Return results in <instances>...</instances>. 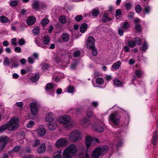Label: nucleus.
I'll list each match as a JSON object with an SVG mask.
<instances>
[{"label":"nucleus","mask_w":158,"mask_h":158,"mask_svg":"<svg viewBox=\"0 0 158 158\" xmlns=\"http://www.w3.org/2000/svg\"><path fill=\"white\" fill-rule=\"evenodd\" d=\"M108 147L106 145L96 148L92 152V156L94 158H98L101 155L107 152Z\"/></svg>","instance_id":"nucleus-1"},{"label":"nucleus","mask_w":158,"mask_h":158,"mask_svg":"<svg viewBox=\"0 0 158 158\" xmlns=\"http://www.w3.org/2000/svg\"><path fill=\"white\" fill-rule=\"evenodd\" d=\"M70 139L74 142H77L81 139L80 132L77 130L73 131L70 136Z\"/></svg>","instance_id":"nucleus-2"},{"label":"nucleus","mask_w":158,"mask_h":158,"mask_svg":"<svg viewBox=\"0 0 158 158\" xmlns=\"http://www.w3.org/2000/svg\"><path fill=\"white\" fill-rule=\"evenodd\" d=\"M7 129L10 131H13L15 129L18 127V123L15 118L11 119L6 124Z\"/></svg>","instance_id":"nucleus-3"},{"label":"nucleus","mask_w":158,"mask_h":158,"mask_svg":"<svg viewBox=\"0 0 158 158\" xmlns=\"http://www.w3.org/2000/svg\"><path fill=\"white\" fill-rule=\"evenodd\" d=\"M121 118L120 114L116 112H114L112 113L110 117L111 121L116 125L119 124V120Z\"/></svg>","instance_id":"nucleus-4"},{"label":"nucleus","mask_w":158,"mask_h":158,"mask_svg":"<svg viewBox=\"0 0 158 158\" xmlns=\"http://www.w3.org/2000/svg\"><path fill=\"white\" fill-rule=\"evenodd\" d=\"M86 146L87 148H88L91 143L96 144L99 143V140L96 138H92L90 136H87L85 139Z\"/></svg>","instance_id":"nucleus-5"},{"label":"nucleus","mask_w":158,"mask_h":158,"mask_svg":"<svg viewBox=\"0 0 158 158\" xmlns=\"http://www.w3.org/2000/svg\"><path fill=\"white\" fill-rule=\"evenodd\" d=\"M71 121L70 118L67 115H64L59 117L58 122L61 124H66L69 123Z\"/></svg>","instance_id":"nucleus-6"},{"label":"nucleus","mask_w":158,"mask_h":158,"mask_svg":"<svg viewBox=\"0 0 158 158\" xmlns=\"http://www.w3.org/2000/svg\"><path fill=\"white\" fill-rule=\"evenodd\" d=\"M9 138L7 136H1L0 137V143H2V144L0 147V151H3L6 147Z\"/></svg>","instance_id":"nucleus-7"},{"label":"nucleus","mask_w":158,"mask_h":158,"mask_svg":"<svg viewBox=\"0 0 158 158\" xmlns=\"http://www.w3.org/2000/svg\"><path fill=\"white\" fill-rule=\"evenodd\" d=\"M68 141L66 139L60 138L56 142L55 146L57 148L64 146L67 145Z\"/></svg>","instance_id":"nucleus-8"},{"label":"nucleus","mask_w":158,"mask_h":158,"mask_svg":"<svg viewBox=\"0 0 158 158\" xmlns=\"http://www.w3.org/2000/svg\"><path fill=\"white\" fill-rule=\"evenodd\" d=\"M10 27L11 30L15 31L19 30L22 26L21 23L18 21H15L11 24Z\"/></svg>","instance_id":"nucleus-9"},{"label":"nucleus","mask_w":158,"mask_h":158,"mask_svg":"<svg viewBox=\"0 0 158 158\" xmlns=\"http://www.w3.org/2000/svg\"><path fill=\"white\" fill-rule=\"evenodd\" d=\"M29 106L31 114L33 116L36 115L38 110L36 103L35 102H31Z\"/></svg>","instance_id":"nucleus-10"},{"label":"nucleus","mask_w":158,"mask_h":158,"mask_svg":"<svg viewBox=\"0 0 158 158\" xmlns=\"http://www.w3.org/2000/svg\"><path fill=\"white\" fill-rule=\"evenodd\" d=\"M45 91L48 94H51L55 91L53 84L51 83H48L46 86Z\"/></svg>","instance_id":"nucleus-11"},{"label":"nucleus","mask_w":158,"mask_h":158,"mask_svg":"<svg viewBox=\"0 0 158 158\" xmlns=\"http://www.w3.org/2000/svg\"><path fill=\"white\" fill-rule=\"evenodd\" d=\"M66 148L72 154V156H76L77 150L75 145L72 144L68 147Z\"/></svg>","instance_id":"nucleus-12"},{"label":"nucleus","mask_w":158,"mask_h":158,"mask_svg":"<svg viewBox=\"0 0 158 158\" xmlns=\"http://www.w3.org/2000/svg\"><path fill=\"white\" fill-rule=\"evenodd\" d=\"M95 39L92 36H89L88 38L87 41V46L88 48H92L95 47Z\"/></svg>","instance_id":"nucleus-13"},{"label":"nucleus","mask_w":158,"mask_h":158,"mask_svg":"<svg viewBox=\"0 0 158 158\" xmlns=\"http://www.w3.org/2000/svg\"><path fill=\"white\" fill-rule=\"evenodd\" d=\"M46 150V146L44 143H42L39 147L37 149V152L40 154H43L44 153Z\"/></svg>","instance_id":"nucleus-14"},{"label":"nucleus","mask_w":158,"mask_h":158,"mask_svg":"<svg viewBox=\"0 0 158 158\" xmlns=\"http://www.w3.org/2000/svg\"><path fill=\"white\" fill-rule=\"evenodd\" d=\"M72 156V154L67 149V148L64 151L63 154V158H70Z\"/></svg>","instance_id":"nucleus-15"},{"label":"nucleus","mask_w":158,"mask_h":158,"mask_svg":"<svg viewBox=\"0 0 158 158\" xmlns=\"http://www.w3.org/2000/svg\"><path fill=\"white\" fill-rule=\"evenodd\" d=\"M36 20L34 16L28 17L26 20V22L28 25H33L35 22Z\"/></svg>","instance_id":"nucleus-16"},{"label":"nucleus","mask_w":158,"mask_h":158,"mask_svg":"<svg viewBox=\"0 0 158 158\" xmlns=\"http://www.w3.org/2000/svg\"><path fill=\"white\" fill-rule=\"evenodd\" d=\"M40 1L39 0H35L32 4V7L35 10H37L40 7Z\"/></svg>","instance_id":"nucleus-17"},{"label":"nucleus","mask_w":158,"mask_h":158,"mask_svg":"<svg viewBox=\"0 0 158 158\" xmlns=\"http://www.w3.org/2000/svg\"><path fill=\"white\" fill-rule=\"evenodd\" d=\"M54 116H53L52 112L49 113L46 117L45 118V120L48 122H51L54 121Z\"/></svg>","instance_id":"nucleus-18"},{"label":"nucleus","mask_w":158,"mask_h":158,"mask_svg":"<svg viewBox=\"0 0 158 158\" xmlns=\"http://www.w3.org/2000/svg\"><path fill=\"white\" fill-rule=\"evenodd\" d=\"M37 132L38 134L41 136H44L46 134V130L43 127H39Z\"/></svg>","instance_id":"nucleus-19"},{"label":"nucleus","mask_w":158,"mask_h":158,"mask_svg":"<svg viewBox=\"0 0 158 158\" xmlns=\"http://www.w3.org/2000/svg\"><path fill=\"white\" fill-rule=\"evenodd\" d=\"M92 83L95 86L98 85L103 84L104 83L103 80H94L92 81Z\"/></svg>","instance_id":"nucleus-20"},{"label":"nucleus","mask_w":158,"mask_h":158,"mask_svg":"<svg viewBox=\"0 0 158 158\" xmlns=\"http://www.w3.org/2000/svg\"><path fill=\"white\" fill-rule=\"evenodd\" d=\"M69 35L68 34L64 33L61 35V39L64 41L66 42L69 41Z\"/></svg>","instance_id":"nucleus-21"},{"label":"nucleus","mask_w":158,"mask_h":158,"mask_svg":"<svg viewBox=\"0 0 158 158\" xmlns=\"http://www.w3.org/2000/svg\"><path fill=\"white\" fill-rule=\"evenodd\" d=\"M111 20V19L108 16L107 13H105L104 14L102 19V21L103 23H106L107 21L109 22Z\"/></svg>","instance_id":"nucleus-22"},{"label":"nucleus","mask_w":158,"mask_h":158,"mask_svg":"<svg viewBox=\"0 0 158 158\" xmlns=\"http://www.w3.org/2000/svg\"><path fill=\"white\" fill-rule=\"evenodd\" d=\"M88 25L86 23H83L81 25L80 28V31L82 33H84L87 28Z\"/></svg>","instance_id":"nucleus-23"},{"label":"nucleus","mask_w":158,"mask_h":158,"mask_svg":"<svg viewBox=\"0 0 158 158\" xmlns=\"http://www.w3.org/2000/svg\"><path fill=\"white\" fill-rule=\"evenodd\" d=\"M0 22L3 23H6L9 22V20L4 16H1L0 17Z\"/></svg>","instance_id":"nucleus-24"},{"label":"nucleus","mask_w":158,"mask_h":158,"mask_svg":"<svg viewBox=\"0 0 158 158\" xmlns=\"http://www.w3.org/2000/svg\"><path fill=\"white\" fill-rule=\"evenodd\" d=\"M121 62L120 61H118L114 63L112 66L113 69H118L121 66Z\"/></svg>","instance_id":"nucleus-25"},{"label":"nucleus","mask_w":158,"mask_h":158,"mask_svg":"<svg viewBox=\"0 0 158 158\" xmlns=\"http://www.w3.org/2000/svg\"><path fill=\"white\" fill-rule=\"evenodd\" d=\"M113 82L115 85L118 87L120 86L123 84V82L120 80H114Z\"/></svg>","instance_id":"nucleus-26"},{"label":"nucleus","mask_w":158,"mask_h":158,"mask_svg":"<svg viewBox=\"0 0 158 158\" xmlns=\"http://www.w3.org/2000/svg\"><path fill=\"white\" fill-rule=\"evenodd\" d=\"M50 42L49 37L47 35H45L43 38V43L45 45L48 44Z\"/></svg>","instance_id":"nucleus-27"},{"label":"nucleus","mask_w":158,"mask_h":158,"mask_svg":"<svg viewBox=\"0 0 158 158\" xmlns=\"http://www.w3.org/2000/svg\"><path fill=\"white\" fill-rule=\"evenodd\" d=\"M157 135L156 133L152 136V139L151 140L152 143L154 145H156L157 144Z\"/></svg>","instance_id":"nucleus-28"},{"label":"nucleus","mask_w":158,"mask_h":158,"mask_svg":"<svg viewBox=\"0 0 158 158\" xmlns=\"http://www.w3.org/2000/svg\"><path fill=\"white\" fill-rule=\"evenodd\" d=\"M61 153V150L58 151L57 152L55 153V156H53V158H62Z\"/></svg>","instance_id":"nucleus-29"},{"label":"nucleus","mask_w":158,"mask_h":158,"mask_svg":"<svg viewBox=\"0 0 158 158\" xmlns=\"http://www.w3.org/2000/svg\"><path fill=\"white\" fill-rule=\"evenodd\" d=\"M59 20L60 22L62 24H64L66 21V18L64 15H62L59 17Z\"/></svg>","instance_id":"nucleus-30"},{"label":"nucleus","mask_w":158,"mask_h":158,"mask_svg":"<svg viewBox=\"0 0 158 158\" xmlns=\"http://www.w3.org/2000/svg\"><path fill=\"white\" fill-rule=\"evenodd\" d=\"M64 78L63 74H61L58 76L55 74L53 75L52 79H61L62 78Z\"/></svg>","instance_id":"nucleus-31"},{"label":"nucleus","mask_w":158,"mask_h":158,"mask_svg":"<svg viewBox=\"0 0 158 158\" xmlns=\"http://www.w3.org/2000/svg\"><path fill=\"white\" fill-rule=\"evenodd\" d=\"M32 31L34 35H37L39 34L40 29L39 27H36L33 29Z\"/></svg>","instance_id":"nucleus-32"},{"label":"nucleus","mask_w":158,"mask_h":158,"mask_svg":"<svg viewBox=\"0 0 158 158\" xmlns=\"http://www.w3.org/2000/svg\"><path fill=\"white\" fill-rule=\"evenodd\" d=\"M124 6L127 10H129L131 8L132 5L130 3L127 2L124 4Z\"/></svg>","instance_id":"nucleus-33"},{"label":"nucleus","mask_w":158,"mask_h":158,"mask_svg":"<svg viewBox=\"0 0 158 158\" xmlns=\"http://www.w3.org/2000/svg\"><path fill=\"white\" fill-rule=\"evenodd\" d=\"M48 128L50 130H53L56 128L55 125L53 123H48Z\"/></svg>","instance_id":"nucleus-34"},{"label":"nucleus","mask_w":158,"mask_h":158,"mask_svg":"<svg viewBox=\"0 0 158 158\" xmlns=\"http://www.w3.org/2000/svg\"><path fill=\"white\" fill-rule=\"evenodd\" d=\"M14 59L12 58L10 60V62H13L12 65L14 67H17L19 65V63H18L17 61L14 60Z\"/></svg>","instance_id":"nucleus-35"},{"label":"nucleus","mask_w":158,"mask_h":158,"mask_svg":"<svg viewBox=\"0 0 158 158\" xmlns=\"http://www.w3.org/2000/svg\"><path fill=\"white\" fill-rule=\"evenodd\" d=\"M49 22V21L48 19H44L42 20L41 23L42 25L45 27Z\"/></svg>","instance_id":"nucleus-36"},{"label":"nucleus","mask_w":158,"mask_h":158,"mask_svg":"<svg viewBox=\"0 0 158 158\" xmlns=\"http://www.w3.org/2000/svg\"><path fill=\"white\" fill-rule=\"evenodd\" d=\"M122 28L124 30H126L129 28V24L127 22L122 23Z\"/></svg>","instance_id":"nucleus-37"},{"label":"nucleus","mask_w":158,"mask_h":158,"mask_svg":"<svg viewBox=\"0 0 158 158\" xmlns=\"http://www.w3.org/2000/svg\"><path fill=\"white\" fill-rule=\"evenodd\" d=\"M148 48V45L145 41H144L143 44L141 49L142 51H145Z\"/></svg>","instance_id":"nucleus-38"},{"label":"nucleus","mask_w":158,"mask_h":158,"mask_svg":"<svg viewBox=\"0 0 158 158\" xmlns=\"http://www.w3.org/2000/svg\"><path fill=\"white\" fill-rule=\"evenodd\" d=\"M135 10L137 13H139L142 10V8L141 6L139 4L136 5L135 7Z\"/></svg>","instance_id":"nucleus-39"},{"label":"nucleus","mask_w":158,"mask_h":158,"mask_svg":"<svg viewBox=\"0 0 158 158\" xmlns=\"http://www.w3.org/2000/svg\"><path fill=\"white\" fill-rule=\"evenodd\" d=\"M135 75L139 78H140L143 73V72L141 70H137L135 71Z\"/></svg>","instance_id":"nucleus-40"},{"label":"nucleus","mask_w":158,"mask_h":158,"mask_svg":"<svg viewBox=\"0 0 158 158\" xmlns=\"http://www.w3.org/2000/svg\"><path fill=\"white\" fill-rule=\"evenodd\" d=\"M7 129V128L6 124L0 127V133L5 131Z\"/></svg>","instance_id":"nucleus-41"},{"label":"nucleus","mask_w":158,"mask_h":158,"mask_svg":"<svg viewBox=\"0 0 158 158\" xmlns=\"http://www.w3.org/2000/svg\"><path fill=\"white\" fill-rule=\"evenodd\" d=\"M128 45L131 48H134L136 45L135 42L134 41H130L128 42Z\"/></svg>","instance_id":"nucleus-42"},{"label":"nucleus","mask_w":158,"mask_h":158,"mask_svg":"<svg viewBox=\"0 0 158 158\" xmlns=\"http://www.w3.org/2000/svg\"><path fill=\"white\" fill-rule=\"evenodd\" d=\"M10 61L8 58L6 57L4 58V65L7 66H8L10 65Z\"/></svg>","instance_id":"nucleus-43"},{"label":"nucleus","mask_w":158,"mask_h":158,"mask_svg":"<svg viewBox=\"0 0 158 158\" xmlns=\"http://www.w3.org/2000/svg\"><path fill=\"white\" fill-rule=\"evenodd\" d=\"M99 14V11L98 9H94L92 11V15L94 17L98 16Z\"/></svg>","instance_id":"nucleus-44"},{"label":"nucleus","mask_w":158,"mask_h":158,"mask_svg":"<svg viewBox=\"0 0 158 158\" xmlns=\"http://www.w3.org/2000/svg\"><path fill=\"white\" fill-rule=\"evenodd\" d=\"M92 50V53L93 55L96 56L97 55L98 52L96 48L94 47H93L92 48H90Z\"/></svg>","instance_id":"nucleus-45"},{"label":"nucleus","mask_w":158,"mask_h":158,"mask_svg":"<svg viewBox=\"0 0 158 158\" xmlns=\"http://www.w3.org/2000/svg\"><path fill=\"white\" fill-rule=\"evenodd\" d=\"M21 147L20 146H15L13 148V151L15 152H17L21 150Z\"/></svg>","instance_id":"nucleus-46"},{"label":"nucleus","mask_w":158,"mask_h":158,"mask_svg":"<svg viewBox=\"0 0 158 158\" xmlns=\"http://www.w3.org/2000/svg\"><path fill=\"white\" fill-rule=\"evenodd\" d=\"M134 41L135 42V44H136L138 45H140L141 43V39L138 37H136L135 38Z\"/></svg>","instance_id":"nucleus-47"},{"label":"nucleus","mask_w":158,"mask_h":158,"mask_svg":"<svg viewBox=\"0 0 158 158\" xmlns=\"http://www.w3.org/2000/svg\"><path fill=\"white\" fill-rule=\"evenodd\" d=\"M81 52L79 50L74 51L73 52V55L75 57H79L80 56Z\"/></svg>","instance_id":"nucleus-48"},{"label":"nucleus","mask_w":158,"mask_h":158,"mask_svg":"<svg viewBox=\"0 0 158 158\" xmlns=\"http://www.w3.org/2000/svg\"><path fill=\"white\" fill-rule=\"evenodd\" d=\"M94 77L96 78L98 77L101 76L102 75V74L101 73L98 71H94Z\"/></svg>","instance_id":"nucleus-49"},{"label":"nucleus","mask_w":158,"mask_h":158,"mask_svg":"<svg viewBox=\"0 0 158 158\" xmlns=\"http://www.w3.org/2000/svg\"><path fill=\"white\" fill-rule=\"evenodd\" d=\"M95 130L98 132H101L103 131L104 128L102 127L98 126L95 128Z\"/></svg>","instance_id":"nucleus-50"},{"label":"nucleus","mask_w":158,"mask_h":158,"mask_svg":"<svg viewBox=\"0 0 158 158\" xmlns=\"http://www.w3.org/2000/svg\"><path fill=\"white\" fill-rule=\"evenodd\" d=\"M79 158H89V155L87 153H85V154H80Z\"/></svg>","instance_id":"nucleus-51"},{"label":"nucleus","mask_w":158,"mask_h":158,"mask_svg":"<svg viewBox=\"0 0 158 158\" xmlns=\"http://www.w3.org/2000/svg\"><path fill=\"white\" fill-rule=\"evenodd\" d=\"M18 43L20 46H21L24 45L25 43V40L21 38L18 40Z\"/></svg>","instance_id":"nucleus-52"},{"label":"nucleus","mask_w":158,"mask_h":158,"mask_svg":"<svg viewBox=\"0 0 158 158\" xmlns=\"http://www.w3.org/2000/svg\"><path fill=\"white\" fill-rule=\"evenodd\" d=\"M83 19V17L81 15H77L75 17V19L77 21L80 22Z\"/></svg>","instance_id":"nucleus-53"},{"label":"nucleus","mask_w":158,"mask_h":158,"mask_svg":"<svg viewBox=\"0 0 158 158\" xmlns=\"http://www.w3.org/2000/svg\"><path fill=\"white\" fill-rule=\"evenodd\" d=\"M40 142L39 140V139H36L35 140V143L33 145V146L34 147H35L38 146L40 144Z\"/></svg>","instance_id":"nucleus-54"},{"label":"nucleus","mask_w":158,"mask_h":158,"mask_svg":"<svg viewBox=\"0 0 158 158\" xmlns=\"http://www.w3.org/2000/svg\"><path fill=\"white\" fill-rule=\"evenodd\" d=\"M74 88L72 86H69L68 88V92L69 93H73L74 92Z\"/></svg>","instance_id":"nucleus-55"},{"label":"nucleus","mask_w":158,"mask_h":158,"mask_svg":"<svg viewBox=\"0 0 158 158\" xmlns=\"http://www.w3.org/2000/svg\"><path fill=\"white\" fill-rule=\"evenodd\" d=\"M135 28L136 30L138 31H140L141 30V27L140 25L135 24Z\"/></svg>","instance_id":"nucleus-56"},{"label":"nucleus","mask_w":158,"mask_h":158,"mask_svg":"<svg viewBox=\"0 0 158 158\" xmlns=\"http://www.w3.org/2000/svg\"><path fill=\"white\" fill-rule=\"evenodd\" d=\"M34 125V122L33 121H30L29 123L27 124V127H31Z\"/></svg>","instance_id":"nucleus-57"},{"label":"nucleus","mask_w":158,"mask_h":158,"mask_svg":"<svg viewBox=\"0 0 158 158\" xmlns=\"http://www.w3.org/2000/svg\"><path fill=\"white\" fill-rule=\"evenodd\" d=\"M17 41L16 38L12 39L11 40V43L12 45L16 46L17 45V43L15 42Z\"/></svg>","instance_id":"nucleus-58"},{"label":"nucleus","mask_w":158,"mask_h":158,"mask_svg":"<svg viewBox=\"0 0 158 158\" xmlns=\"http://www.w3.org/2000/svg\"><path fill=\"white\" fill-rule=\"evenodd\" d=\"M93 114V112L90 110L88 109L87 111V115L88 118H89L91 117Z\"/></svg>","instance_id":"nucleus-59"},{"label":"nucleus","mask_w":158,"mask_h":158,"mask_svg":"<svg viewBox=\"0 0 158 158\" xmlns=\"http://www.w3.org/2000/svg\"><path fill=\"white\" fill-rule=\"evenodd\" d=\"M15 104L17 106L20 108L22 107L23 106V103L22 102H17Z\"/></svg>","instance_id":"nucleus-60"},{"label":"nucleus","mask_w":158,"mask_h":158,"mask_svg":"<svg viewBox=\"0 0 158 158\" xmlns=\"http://www.w3.org/2000/svg\"><path fill=\"white\" fill-rule=\"evenodd\" d=\"M18 2L17 1H11L10 2V4L11 6H16Z\"/></svg>","instance_id":"nucleus-61"},{"label":"nucleus","mask_w":158,"mask_h":158,"mask_svg":"<svg viewBox=\"0 0 158 158\" xmlns=\"http://www.w3.org/2000/svg\"><path fill=\"white\" fill-rule=\"evenodd\" d=\"M50 66L49 65L47 64H44L42 66V69L43 70H46L48 69Z\"/></svg>","instance_id":"nucleus-62"},{"label":"nucleus","mask_w":158,"mask_h":158,"mask_svg":"<svg viewBox=\"0 0 158 158\" xmlns=\"http://www.w3.org/2000/svg\"><path fill=\"white\" fill-rule=\"evenodd\" d=\"M77 64L76 63H72L71 64L70 67L71 69H74L77 66Z\"/></svg>","instance_id":"nucleus-63"},{"label":"nucleus","mask_w":158,"mask_h":158,"mask_svg":"<svg viewBox=\"0 0 158 158\" xmlns=\"http://www.w3.org/2000/svg\"><path fill=\"white\" fill-rule=\"evenodd\" d=\"M54 60L55 62L57 63H59L60 62L61 60L59 57L58 56H56L54 58Z\"/></svg>","instance_id":"nucleus-64"}]
</instances>
